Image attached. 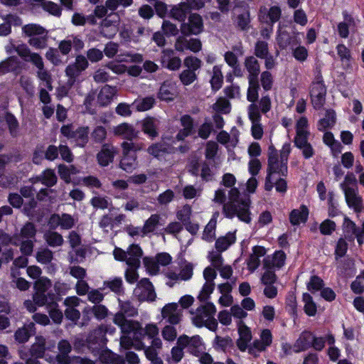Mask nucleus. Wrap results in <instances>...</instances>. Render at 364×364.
<instances>
[{"mask_svg": "<svg viewBox=\"0 0 364 364\" xmlns=\"http://www.w3.org/2000/svg\"><path fill=\"white\" fill-rule=\"evenodd\" d=\"M44 239L50 247L61 246L63 243V238L60 234L54 231H47L44 234Z\"/></svg>", "mask_w": 364, "mask_h": 364, "instance_id": "nucleus-44", "label": "nucleus"}, {"mask_svg": "<svg viewBox=\"0 0 364 364\" xmlns=\"http://www.w3.org/2000/svg\"><path fill=\"white\" fill-rule=\"evenodd\" d=\"M134 294L141 301H152L156 296L154 286L149 280L146 278L141 279L138 282L134 290Z\"/></svg>", "mask_w": 364, "mask_h": 364, "instance_id": "nucleus-11", "label": "nucleus"}, {"mask_svg": "<svg viewBox=\"0 0 364 364\" xmlns=\"http://www.w3.org/2000/svg\"><path fill=\"white\" fill-rule=\"evenodd\" d=\"M112 194L114 198L117 199H125L128 198L126 193L123 192L129 187V181L123 179H118L112 181Z\"/></svg>", "mask_w": 364, "mask_h": 364, "instance_id": "nucleus-24", "label": "nucleus"}, {"mask_svg": "<svg viewBox=\"0 0 364 364\" xmlns=\"http://www.w3.org/2000/svg\"><path fill=\"white\" fill-rule=\"evenodd\" d=\"M37 77L44 82L45 87L48 90L51 91L53 90L51 75L44 67L38 70Z\"/></svg>", "mask_w": 364, "mask_h": 364, "instance_id": "nucleus-60", "label": "nucleus"}, {"mask_svg": "<svg viewBox=\"0 0 364 364\" xmlns=\"http://www.w3.org/2000/svg\"><path fill=\"white\" fill-rule=\"evenodd\" d=\"M272 343V334L269 329H264L259 334V338L255 340L249 348V354L254 357H258L261 352L271 346Z\"/></svg>", "mask_w": 364, "mask_h": 364, "instance_id": "nucleus-8", "label": "nucleus"}, {"mask_svg": "<svg viewBox=\"0 0 364 364\" xmlns=\"http://www.w3.org/2000/svg\"><path fill=\"white\" fill-rule=\"evenodd\" d=\"M314 335L309 331H304L294 343L292 349L295 353L306 350L311 346Z\"/></svg>", "mask_w": 364, "mask_h": 364, "instance_id": "nucleus-19", "label": "nucleus"}, {"mask_svg": "<svg viewBox=\"0 0 364 364\" xmlns=\"http://www.w3.org/2000/svg\"><path fill=\"white\" fill-rule=\"evenodd\" d=\"M215 289V283L211 282H205L203 284L202 289L200 290L198 299L200 301H207L211 294L213 292V290Z\"/></svg>", "mask_w": 364, "mask_h": 364, "instance_id": "nucleus-59", "label": "nucleus"}, {"mask_svg": "<svg viewBox=\"0 0 364 364\" xmlns=\"http://www.w3.org/2000/svg\"><path fill=\"white\" fill-rule=\"evenodd\" d=\"M287 173V162L282 161L279 156L277 149L270 146L268 149V164L267 168V176L264 183V189L271 191L274 187L273 176L275 174L286 176Z\"/></svg>", "mask_w": 364, "mask_h": 364, "instance_id": "nucleus-4", "label": "nucleus"}, {"mask_svg": "<svg viewBox=\"0 0 364 364\" xmlns=\"http://www.w3.org/2000/svg\"><path fill=\"white\" fill-rule=\"evenodd\" d=\"M216 220L210 219L208 223L205 227L203 239L208 242H211L215 236Z\"/></svg>", "mask_w": 364, "mask_h": 364, "instance_id": "nucleus-55", "label": "nucleus"}, {"mask_svg": "<svg viewBox=\"0 0 364 364\" xmlns=\"http://www.w3.org/2000/svg\"><path fill=\"white\" fill-rule=\"evenodd\" d=\"M19 65L16 57L11 56L0 63V75L16 70Z\"/></svg>", "mask_w": 364, "mask_h": 364, "instance_id": "nucleus-37", "label": "nucleus"}, {"mask_svg": "<svg viewBox=\"0 0 364 364\" xmlns=\"http://www.w3.org/2000/svg\"><path fill=\"white\" fill-rule=\"evenodd\" d=\"M228 202L223 205L225 215L229 218L237 216L241 221L250 223L251 221L250 198L246 196L240 198L239 190L232 188L228 192Z\"/></svg>", "mask_w": 364, "mask_h": 364, "instance_id": "nucleus-1", "label": "nucleus"}, {"mask_svg": "<svg viewBox=\"0 0 364 364\" xmlns=\"http://www.w3.org/2000/svg\"><path fill=\"white\" fill-rule=\"evenodd\" d=\"M90 204L95 208L105 210L109 208V207L112 205V201L110 198L107 196L97 195L91 198Z\"/></svg>", "mask_w": 364, "mask_h": 364, "instance_id": "nucleus-46", "label": "nucleus"}, {"mask_svg": "<svg viewBox=\"0 0 364 364\" xmlns=\"http://www.w3.org/2000/svg\"><path fill=\"white\" fill-rule=\"evenodd\" d=\"M58 304L52 301L50 304H48L47 309L52 320L56 323H60L63 316L62 311L58 309Z\"/></svg>", "mask_w": 364, "mask_h": 364, "instance_id": "nucleus-54", "label": "nucleus"}, {"mask_svg": "<svg viewBox=\"0 0 364 364\" xmlns=\"http://www.w3.org/2000/svg\"><path fill=\"white\" fill-rule=\"evenodd\" d=\"M100 358L105 364H124V360L122 358L109 350L103 352Z\"/></svg>", "mask_w": 364, "mask_h": 364, "instance_id": "nucleus-52", "label": "nucleus"}, {"mask_svg": "<svg viewBox=\"0 0 364 364\" xmlns=\"http://www.w3.org/2000/svg\"><path fill=\"white\" fill-rule=\"evenodd\" d=\"M36 228L33 223H26L21 229L19 233L14 235L16 240H36Z\"/></svg>", "mask_w": 364, "mask_h": 364, "instance_id": "nucleus-28", "label": "nucleus"}, {"mask_svg": "<svg viewBox=\"0 0 364 364\" xmlns=\"http://www.w3.org/2000/svg\"><path fill=\"white\" fill-rule=\"evenodd\" d=\"M55 348V342L52 341H46L43 336H36V342L31 348V353L36 358L43 357L46 350H51Z\"/></svg>", "mask_w": 364, "mask_h": 364, "instance_id": "nucleus-15", "label": "nucleus"}, {"mask_svg": "<svg viewBox=\"0 0 364 364\" xmlns=\"http://www.w3.org/2000/svg\"><path fill=\"white\" fill-rule=\"evenodd\" d=\"M286 255L282 251H276L271 257H268L264 260L265 264L270 262L269 267L280 269L285 264Z\"/></svg>", "mask_w": 364, "mask_h": 364, "instance_id": "nucleus-34", "label": "nucleus"}, {"mask_svg": "<svg viewBox=\"0 0 364 364\" xmlns=\"http://www.w3.org/2000/svg\"><path fill=\"white\" fill-rule=\"evenodd\" d=\"M235 26L242 31H247L250 27L249 10L246 8L240 11H236L234 18Z\"/></svg>", "mask_w": 364, "mask_h": 364, "instance_id": "nucleus-21", "label": "nucleus"}, {"mask_svg": "<svg viewBox=\"0 0 364 364\" xmlns=\"http://www.w3.org/2000/svg\"><path fill=\"white\" fill-rule=\"evenodd\" d=\"M142 250L137 245H132L127 252V264L134 267H140L141 258L142 257Z\"/></svg>", "mask_w": 364, "mask_h": 364, "instance_id": "nucleus-22", "label": "nucleus"}, {"mask_svg": "<svg viewBox=\"0 0 364 364\" xmlns=\"http://www.w3.org/2000/svg\"><path fill=\"white\" fill-rule=\"evenodd\" d=\"M236 240L235 232H229L225 236L219 237L215 244L218 252L225 251Z\"/></svg>", "mask_w": 364, "mask_h": 364, "instance_id": "nucleus-29", "label": "nucleus"}, {"mask_svg": "<svg viewBox=\"0 0 364 364\" xmlns=\"http://www.w3.org/2000/svg\"><path fill=\"white\" fill-rule=\"evenodd\" d=\"M53 258V252L48 248H39L36 254V259L38 262L47 264H49Z\"/></svg>", "mask_w": 364, "mask_h": 364, "instance_id": "nucleus-50", "label": "nucleus"}, {"mask_svg": "<svg viewBox=\"0 0 364 364\" xmlns=\"http://www.w3.org/2000/svg\"><path fill=\"white\" fill-rule=\"evenodd\" d=\"M188 11V5L186 3H182L174 6L171 10V16L179 21H183L186 17Z\"/></svg>", "mask_w": 364, "mask_h": 364, "instance_id": "nucleus-45", "label": "nucleus"}, {"mask_svg": "<svg viewBox=\"0 0 364 364\" xmlns=\"http://www.w3.org/2000/svg\"><path fill=\"white\" fill-rule=\"evenodd\" d=\"M239 338L237 340V346L242 352L247 350L251 346L250 341L252 338V332L242 321H239L237 323Z\"/></svg>", "mask_w": 364, "mask_h": 364, "instance_id": "nucleus-13", "label": "nucleus"}, {"mask_svg": "<svg viewBox=\"0 0 364 364\" xmlns=\"http://www.w3.org/2000/svg\"><path fill=\"white\" fill-rule=\"evenodd\" d=\"M203 30L202 17L197 14L189 16L188 22H184L181 26V33L185 36L198 35Z\"/></svg>", "mask_w": 364, "mask_h": 364, "instance_id": "nucleus-10", "label": "nucleus"}, {"mask_svg": "<svg viewBox=\"0 0 364 364\" xmlns=\"http://www.w3.org/2000/svg\"><path fill=\"white\" fill-rule=\"evenodd\" d=\"M308 215V209L305 206H301L299 209H295L291 211L289 216L290 222L294 225L305 223Z\"/></svg>", "mask_w": 364, "mask_h": 364, "instance_id": "nucleus-32", "label": "nucleus"}, {"mask_svg": "<svg viewBox=\"0 0 364 364\" xmlns=\"http://www.w3.org/2000/svg\"><path fill=\"white\" fill-rule=\"evenodd\" d=\"M119 311L115 314L113 321L120 328L122 333L141 334V325L139 321L128 320L125 316L134 317L138 314L137 309L129 301L118 299Z\"/></svg>", "mask_w": 364, "mask_h": 364, "instance_id": "nucleus-2", "label": "nucleus"}, {"mask_svg": "<svg viewBox=\"0 0 364 364\" xmlns=\"http://www.w3.org/2000/svg\"><path fill=\"white\" fill-rule=\"evenodd\" d=\"M115 154V149L113 146H105L102 151L97 154L99 164L102 166H107L112 161Z\"/></svg>", "mask_w": 364, "mask_h": 364, "instance_id": "nucleus-31", "label": "nucleus"}, {"mask_svg": "<svg viewBox=\"0 0 364 364\" xmlns=\"http://www.w3.org/2000/svg\"><path fill=\"white\" fill-rule=\"evenodd\" d=\"M5 120L11 135L16 136L18 130V122L16 118L13 114L7 113L5 116Z\"/></svg>", "mask_w": 364, "mask_h": 364, "instance_id": "nucleus-58", "label": "nucleus"}, {"mask_svg": "<svg viewBox=\"0 0 364 364\" xmlns=\"http://www.w3.org/2000/svg\"><path fill=\"white\" fill-rule=\"evenodd\" d=\"M308 120L305 117H300L296 124L295 146L301 150L303 156L309 159L315 154V151L309 142L310 132L308 129Z\"/></svg>", "mask_w": 364, "mask_h": 364, "instance_id": "nucleus-5", "label": "nucleus"}, {"mask_svg": "<svg viewBox=\"0 0 364 364\" xmlns=\"http://www.w3.org/2000/svg\"><path fill=\"white\" fill-rule=\"evenodd\" d=\"M58 350L55 358H51L50 362L55 360L58 364H95L93 361L81 357L71 358L69 353L72 350V346L67 340H61L58 343Z\"/></svg>", "mask_w": 364, "mask_h": 364, "instance_id": "nucleus-6", "label": "nucleus"}, {"mask_svg": "<svg viewBox=\"0 0 364 364\" xmlns=\"http://www.w3.org/2000/svg\"><path fill=\"white\" fill-rule=\"evenodd\" d=\"M302 301L306 314L309 316H314L317 312V306L314 301L312 296L308 293H304L302 296Z\"/></svg>", "mask_w": 364, "mask_h": 364, "instance_id": "nucleus-39", "label": "nucleus"}, {"mask_svg": "<svg viewBox=\"0 0 364 364\" xmlns=\"http://www.w3.org/2000/svg\"><path fill=\"white\" fill-rule=\"evenodd\" d=\"M162 63L169 70H178L181 65V60L178 57L174 56L172 50H164L161 56Z\"/></svg>", "mask_w": 364, "mask_h": 364, "instance_id": "nucleus-20", "label": "nucleus"}, {"mask_svg": "<svg viewBox=\"0 0 364 364\" xmlns=\"http://www.w3.org/2000/svg\"><path fill=\"white\" fill-rule=\"evenodd\" d=\"M104 286L118 294L124 292L123 282L121 277H114L112 279L105 281L104 282Z\"/></svg>", "mask_w": 364, "mask_h": 364, "instance_id": "nucleus-53", "label": "nucleus"}, {"mask_svg": "<svg viewBox=\"0 0 364 364\" xmlns=\"http://www.w3.org/2000/svg\"><path fill=\"white\" fill-rule=\"evenodd\" d=\"M117 58L119 63H141L143 60V56L141 54L132 52L121 53Z\"/></svg>", "mask_w": 364, "mask_h": 364, "instance_id": "nucleus-47", "label": "nucleus"}, {"mask_svg": "<svg viewBox=\"0 0 364 364\" xmlns=\"http://www.w3.org/2000/svg\"><path fill=\"white\" fill-rule=\"evenodd\" d=\"M88 343L91 344H97L100 347H103L107 342L106 331L102 326H99L90 333L87 338Z\"/></svg>", "mask_w": 364, "mask_h": 364, "instance_id": "nucleus-26", "label": "nucleus"}, {"mask_svg": "<svg viewBox=\"0 0 364 364\" xmlns=\"http://www.w3.org/2000/svg\"><path fill=\"white\" fill-rule=\"evenodd\" d=\"M177 344L185 346L189 353L196 356H199L205 350L201 337L198 335L192 337L186 335L181 336L177 340Z\"/></svg>", "mask_w": 364, "mask_h": 364, "instance_id": "nucleus-7", "label": "nucleus"}, {"mask_svg": "<svg viewBox=\"0 0 364 364\" xmlns=\"http://www.w3.org/2000/svg\"><path fill=\"white\" fill-rule=\"evenodd\" d=\"M343 16L344 21L338 24V32L341 38H346L349 34V28L354 25V20L346 13H344Z\"/></svg>", "mask_w": 364, "mask_h": 364, "instance_id": "nucleus-35", "label": "nucleus"}, {"mask_svg": "<svg viewBox=\"0 0 364 364\" xmlns=\"http://www.w3.org/2000/svg\"><path fill=\"white\" fill-rule=\"evenodd\" d=\"M326 93V89L321 80H317L312 83L310 95L311 103L316 109H320L324 105Z\"/></svg>", "mask_w": 364, "mask_h": 364, "instance_id": "nucleus-12", "label": "nucleus"}, {"mask_svg": "<svg viewBox=\"0 0 364 364\" xmlns=\"http://www.w3.org/2000/svg\"><path fill=\"white\" fill-rule=\"evenodd\" d=\"M162 320L171 325L178 324L182 320L183 311L177 303L166 304L161 311Z\"/></svg>", "mask_w": 364, "mask_h": 364, "instance_id": "nucleus-9", "label": "nucleus"}, {"mask_svg": "<svg viewBox=\"0 0 364 364\" xmlns=\"http://www.w3.org/2000/svg\"><path fill=\"white\" fill-rule=\"evenodd\" d=\"M29 44L36 49H43L47 46V35H39L30 38Z\"/></svg>", "mask_w": 364, "mask_h": 364, "instance_id": "nucleus-64", "label": "nucleus"}, {"mask_svg": "<svg viewBox=\"0 0 364 364\" xmlns=\"http://www.w3.org/2000/svg\"><path fill=\"white\" fill-rule=\"evenodd\" d=\"M155 98L154 97H146L134 100L132 105L139 112H144L150 109L155 104Z\"/></svg>", "mask_w": 364, "mask_h": 364, "instance_id": "nucleus-38", "label": "nucleus"}, {"mask_svg": "<svg viewBox=\"0 0 364 364\" xmlns=\"http://www.w3.org/2000/svg\"><path fill=\"white\" fill-rule=\"evenodd\" d=\"M249 88L247 90V100L250 102H254L258 98V89L259 85L257 80H248Z\"/></svg>", "mask_w": 364, "mask_h": 364, "instance_id": "nucleus-57", "label": "nucleus"}, {"mask_svg": "<svg viewBox=\"0 0 364 364\" xmlns=\"http://www.w3.org/2000/svg\"><path fill=\"white\" fill-rule=\"evenodd\" d=\"M337 53L343 65L346 68L350 67L351 55L350 50L343 44H338L336 46Z\"/></svg>", "mask_w": 364, "mask_h": 364, "instance_id": "nucleus-51", "label": "nucleus"}, {"mask_svg": "<svg viewBox=\"0 0 364 364\" xmlns=\"http://www.w3.org/2000/svg\"><path fill=\"white\" fill-rule=\"evenodd\" d=\"M171 149L172 148L170 146L166 144L164 142H160L150 146L147 151L154 157H160L165 153L171 152Z\"/></svg>", "mask_w": 364, "mask_h": 364, "instance_id": "nucleus-40", "label": "nucleus"}, {"mask_svg": "<svg viewBox=\"0 0 364 364\" xmlns=\"http://www.w3.org/2000/svg\"><path fill=\"white\" fill-rule=\"evenodd\" d=\"M161 336L165 341L172 342L177 337V331L173 325H166L161 331Z\"/></svg>", "mask_w": 364, "mask_h": 364, "instance_id": "nucleus-61", "label": "nucleus"}, {"mask_svg": "<svg viewBox=\"0 0 364 364\" xmlns=\"http://www.w3.org/2000/svg\"><path fill=\"white\" fill-rule=\"evenodd\" d=\"M113 133L115 136L132 141L137 137L139 131L136 130L133 125L123 122L113 127Z\"/></svg>", "mask_w": 364, "mask_h": 364, "instance_id": "nucleus-16", "label": "nucleus"}, {"mask_svg": "<svg viewBox=\"0 0 364 364\" xmlns=\"http://www.w3.org/2000/svg\"><path fill=\"white\" fill-rule=\"evenodd\" d=\"M117 88L109 85H104L97 95V102L100 106H107L117 95Z\"/></svg>", "mask_w": 364, "mask_h": 364, "instance_id": "nucleus-18", "label": "nucleus"}, {"mask_svg": "<svg viewBox=\"0 0 364 364\" xmlns=\"http://www.w3.org/2000/svg\"><path fill=\"white\" fill-rule=\"evenodd\" d=\"M159 121L154 117H146L142 121V131L149 138L154 139L159 135L157 129Z\"/></svg>", "mask_w": 364, "mask_h": 364, "instance_id": "nucleus-23", "label": "nucleus"}, {"mask_svg": "<svg viewBox=\"0 0 364 364\" xmlns=\"http://www.w3.org/2000/svg\"><path fill=\"white\" fill-rule=\"evenodd\" d=\"M136 350H144L146 358L150 360H154L160 358L159 357V350L150 346H144L142 343L138 344L134 346Z\"/></svg>", "mask_w": 364, "mask_h": 364, "instance_id": "nucleus-56", "label": "nucleus"}, {"mask_svg": "<svg viewBox=\"0 0 364 364\" xmlns=\"http://www.w3.org/2000/svg\"><path fill=\"white\" fill-rule=\"evenodd\" d=\"M88 127H80L72 134L73 140L80 146H84L88 140Z\"/></svg>", "mask_w": 364, "mask_h": 364, "instance_id": "nucleus-41", "label": "nucleus"}, {"mask_svg": "<svg viewBox=\"0 0 364 364\" xmlns=\"http://www.w3.org/2000/svg\"><path fill=\"white\" fill-rule=\"evenodd\" d=\"M37 181H41L46 186H53L57 182V177L53 170L47 169L37 178Z\"/></svg>", "mask_w": 364, "mask_h": 364, "instance_id": "nucleus-48", "label": "nucleus"}, {"mask_svg": "<svg viewBox=\"0 0 364 364\" xmlns=\"http://www.w3.org/2000/svg\"><path fill=\"white\" fill-rule=\"evenodd\" d=\"M36 332L34 323H29L19 328L15 333V339L18 343H26Z\"/></svg>", "mask_w": 364, "mask_h": 364, "instance_id": "nucleus-25", "label": "nucleus"}, {"mask_svg": "<svg viewBox=\"0 0 364 364\" xmlns=\"http://www.w3.org/2000/svg\"><path fill=\"white\" fill-rule=\"evenodd\" d=\"M144 264L150 274L154 275L159 272V264L157 262L156 257H144Z\"/></svg>", "mask_w": 364, "mask_h": 364, "instance_id": "nucleus-63", "label": "nucleus"}, {"mask_svg": "<svg viewBox=\"0 0 364 364\" xmlns=\"http://www.w3.org/2000/svg\"><path fill=\"white\" fill-rule=\"evenodd\" d=\"M215 313L216 308L210 302L201 304L196 310L190 311L194 326L198 328L205 326L212 331H215L218 327V322L215 318Z\"/></svg>", "mask_w": 364, "mask_h": 364, "instance_id": "nucleus-3", "label": "nucleus"}, {"mask_svg": "<svg viewBox=\"0 0 364 364\" xmlns=\"http://www.w3.org/2000/svg\"><path fill=\"white\" fill-rule=\"evenodd\" d=\"M159 330L156 324L148 323L147 325H146L144 328H141V335L138 334L137 336H135L134 334V336L136 339H139L141 336L145 335L148 337V338L152 339L154 338L159 336Z\"/></svg>", "mask_w": 364, "mask_h": 364, "instance_id": "nucleus-49", "label": "nucleus"}, {"mask_svg": "<svg viewBox=\"0 0 364 364\" xmlns=\"http://www.w3.org/2000/svg\"><path fill=\"white\" fill-rule=\"evenodd\" d=\"M82 72V71L80 68L77 67L75 63L69 65L65 69V73L69 77L68 83L73 85L75 81V78L79 76Z\"/></svg>", "mask_w": 364, "mask_h": 364, "instance_id": "nucleus-62", "label": "nucleus"}, {"mask_svg": "<svg viewBox=\"0 0 364 364\" xmlns=\"http://www.w3.org/2000/svg\"><path fill=\"white\" fill-rule=\"evenodd\" d=\"M223 75L222 74L221 67L215 65L213 68V75L210 79L212 89L218 90L223 85Z\"/></svg>", "mask_w": 364, "mask_h": 364, "instance_id": "nucleus-42", "label": "nucleus"}, {"mask_svg": "<svg viewBox=\"0 0 364 364\" xmlns=\"http://www.w3.org/2000/svg\"><path fill=\"white\" fill-rule=\"evenodd\" d=\"M342 191L348 205L353 208L355 212L360 213L363 210V198L359 196L358 191L354 188Z\"/></svg>", "mask_w": 364, "mask_h": 364, "instance_id": "nucleus-17", "label": "nucleus"}, {"mask_svg": "<svg viewBox=\"0 0 364 364\" xmlns=\"http://www.w3.org/2000/svg\"><path fill=\"white\" fill-rule=\"evenodd\" d=\"M136 155L134 153H124L120 167L127 172H132L136 167Z\"/></svg>", "mask_w": 364, "mask_h": 364, "instance_id": "nucleus-30", "label": "nucleus"}, {"mask_svg": "<svg viewBox=\"0 0 364 364\" xmlns=\"http://www.w3.org/2000/svg\"><path fill=\"white\" fill-rule=\"evenodd\" d=\"M245 66L249 73L248 80H257L260 71L258 60L253 56L247 57L245 60Z\"/></svg>", "mask_w": 364, "mask_h": 364, "instance_id": "nucleus-27", "label": "nucleus"}, {"mask_svg": "<svg viewBox=\"0 0 364 364\" xmlns=\"http://www.w3.org/2000/svg\"><path fill=\"white\" fill-rule=\"evenodd\" d=\"M161 216L159 214H152L143 225V235L153 232L160 225Z\"/></svg>", "mask_w": 364, "mask_h": 364, "instance_id": "nucleus-36", "label": "nucleus"}, {"mask_svg": "<svg viewBox=\"0 0 364 364\" xmlns=\"http://www.w3.org/2000/svg\"><path fill=\"white\" fill-rule=\"evenodd\" d=\"M336 123V113L332 109H328L325 116L318 121V129L324 131L326 129L331 128Z\"/></svg>", "mask_w": 364, "mask_h": 364, "instance_id": "nucleus-33", "label": "nucleus"}, {"mask_svg": "<svg viewBox=\"0 0 364 364\" xmlns=\"http://www.w3.org/2000/svg\"><path fill=\"white\" fill-rule=\"evenodd\" d=\"M22 29L23 33L30 38L39 35H47V31L43 27L35 23L27 24Z\"/></svg>", "mask_w": 364, "mask_h": 364, "instance_id": "nucleus-43", "label": "nucleus"}, {"mask_svg": "<svg viewBox=\"0 0 364 364\" xmlns=\"http://www.w3.org/2000/svg\"><path fill=\"white\" fill-rule=\"evenodd\" d=\"M48 224L53 229L60 227L61 229H71L75 224V219L67 213L53 214L50 216Z\"/></svg>", "mask_w": 364, "mask_h": 364, "instance_id": "nucleus-14", "label": "nucleus"}]
</instances>
